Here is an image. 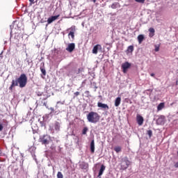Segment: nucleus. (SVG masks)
I'll return each instance as SVG.
<instances>
[{
  "label": "nucleus",
  "instance_id": "f257e3e1",
  "mask_svg": "<svg viewBox=\"0 0 178 178\" xmlns=\"http://www.w3.org/2000/svg\"><path fill=\"white\" fill-rule=\"evenodd\" d=\"M17 86H19L20 88H24V87L27 86V76L26 74H22L16 80H12L11 85L9 87L10 91L12 92L13 88L17 87Z\"/></svg>",
  "mask_w": 178,
  "mask_h": 178
},
{
  "label": "nucleus",
  "instance_id": "f03ea898",
  "mask_svg": "<svg viewBox=\"0 0 178 178\" xmlns=\"http://www.w3.org/2000/svg\"><path fill=\"white\" fill-rule=\"evenodd\" d=\"M87 120L89 123H98L101 119V115L95 111H90L87 115Z\"/></svg>",
  "mask_w": 178,
  "mask_h": 178
},
{
  "label": "nucleus",
  "instance_id": "7ed1b4c3",
  "mask_svg": "<svg viewBox=\"0 0 178 178\" xmlns=\"http://www.w3.org/2000/svg\"><path fill=\"white\" fill-rule=\"evenodd\" d=\"M130 163L131 162L129 161V158L124 157L122 159L121 163H120V166H121L120 170H126V169H127V168L130 166Z\"/></svg>",
  "mask_w": 178,
  "mask_h": 178
},
{
  "label": "nucleus",
  "instance_id": "20e7f679",
  "mask_svg": "<svg viewBox=\"0 0 178 178\" xmlns=\"http://www.w3.org/2000/svg\"><path fill=\"white\" fill-rule=\"evenodd\" d=\"M51 136L48 135H43L39 138V143H41L42 145H48Z\"/></svg>",
  "mask_w": 178,
  "mask_h": 178
},
{
  "label": "nucleus",
  "instance_id": "39448f33",
  "mask_svg": "<svg viewBox=\"0 0 178 178\" xmlns=\"http://www.w3.org/2000/svg\"><path fill=\"white\" fill-rule=\"evenodd\" d=\"M131 64L129 62H125L122 64L121 67L122 69L123 73H127V69H130Z\"/></svg>",
  "mask_w": 178,
  "mask_h": 178
},
{
  "label": "nucleus",
  "instance_id": "423d86ee",
  "mask_svg": "<svg viewBox=\"0 0 178 178\" xmlns=\"http://www.w3.org/2000/svg\"><path fill=\"white\" fill-rule=\"evenodd\" d=\"M136 122L138 126H143V124L144 123V118H143V116L138 114L136 115Z\"/></svg>",
  "mask_w": 178,
  "mask_h": 178
},
{
  "label": "nucleus",
  "instance_id": "0eeeda50",
  "mask_svg": "<svg viewBox=\"0 0 178 178\" xmlns=\"http://www.w3.org/2000/svg\"><path fill=\"white\" fill-rule=\"evenodd\" d=\"M75 48H76V44L74 43H70L68 44L67 47L66 48V51H67L68 52H73Z\"/></svg>",
  "mask_w": 178,
  "mask_h": 178
},
{
  "label": "nucleus",
  "instance_id": "6e6552de",
  "mask_svg": "<svg viewBox=\"0 0 178 178\" xmlns=\"http://www.w3.org/2000/svg\"><path fill=\"white\" fill-rule=\"evenodd\" d=\"M8 123L6 120H3L2 122H0V131H2L4 127H8Z\"/></svg>",
  "mask_w": 178,
  "mask_h": 178
},
{
  "label": "nucleus",
  "instance_id": "1a4fd4ad",
  "mask_svg": "<svg viewBox=\"0 0 178 178\" xmlns=\"http://www.w3.org/2000/svg\"><path fill=\"white\" fill-rule=\"evenodd\" d=\"M59 16H60V15H58L56 16H51V17H49L47 19L48 24H51V23H52L53 22H55V20H57V19H58V17H59Z\"/></svg>",
  "mask_w": 178,
  "mask_h": 178
},
{
  "label": "nucleus",
  "instance_id": "9d476101",
  "mask_svg": "<svg viewBox=\"0 0 178 178\" xmlns=\"http://www.w3.org/2000/svg\"><path fill=\"white\" fill-rule=\"evenodd\" d=\"M98 49H102V46H101V44H96L93 49H92V54H94L95 55H97V54H98Z\"/></svg>",
  "mask_w": 178,
  "mask_h": 178
},
{
  "label": "nucleus",
  "instance_id": "9b49d317",
  "mask_svg": "<svg viewBox=\"0 0 178 178\" xmlns=\"http://www.w3.org/2000/svg\"><path fill=\"white\" fill-rule=\"evenodd\" d=\"M98 108H102V109H106V111L109 110V106L108 104H102V102L97 103Z\"/></svg>",
  "mask_w": 178,
  "mask_h": 178
},
{
  "label": "nucleus",
  "instance_id": "f8f14e48",
  "mask_svg": "<svg viewBox=\"0 0 178 178\" xmlns=\"http://www.w3.org/2000/svg\"><path fill=\"white\" fill-rule=\"evenodd\" d=\"M79 168L80 169H82L83 170H86L87 169H88V163L83 161L79 164Z\"/></svg>",
  "mask_w": 178,
  "mask_h": 178
},
{
  "label": "nucleus",
  "instance_id": "ddd939ff",
  "mask_svg": "<svg viewBox=\"0 0 178 178\" xmlns=\"http://www.w3.org/2000/svg\"><path fill=\"white\" fill-rule=\"evenodd\" d=\"M71 31L69 33V37H72V40H74V31H76V26H72L70 28Z\"/></svg>",
  "mask_w": 178,
  "mask_h": 178
},
{
  "label": "nucleus",
  "instance_id": "4468645a",
  "mask_svg": "<svg viewBox=\"0 0 178 178\" xmlns=\"http://www.w3.org/2000/svg\"><path fill=\"white\" fill-rule=\"evenodd\" d=\"M106 168V167H105L104 164L101 165L97 177L101 178V175H104V172H105Z\"/></svg>",
  "mask_w": 178,
  "mask_h": 178
},
{
  "label": "nucleus",
  "instance_id": "2eb2a0df",
  "mask_svg": "<svg viewBox=\"0 0 178 178\" xmlns=\"http://www.w3.org/2000/svg\"><path fill=\"white\" fill-rule=\"evenodd\" d=\"M90 147L91 154H94V152H95V143L94 140L91 141Z\"/></svg>",
  "mask_w": 178,
  "mask_h": 178
},
{
  "label": "nucleus",
  "instance_id": "dca6fc26",
  "mask_svg": "<svg viewBox=\"0 0 178 178\" xmlns=\"http://www.w3.org/2000/svg\"><path fill=\"white\" fill-rule=\"evenodd\" d=\"M37 95L38 97H42L40 98V99H42V101H45V99H48V96L44 95V93L42 92H38Z\"/></svg>",
  "mask_w": 178,
  "mask_h": 178
},
{
  "label": "nucleus",
  "instance_id": "f3484780",
  "mask_svg": "<svg viewBox=\"0 0 178 178\" xmlns=\"http://www.w3.org/2000/svg\"><path fill=\"white\" fill-rule=\"evenodd\" d=\"M54 127L56 131H60V123H59V122H58V121L55 122Z\"/></svg>",
  "mask_w": 178,
  "mask_h": 178
},
{
  "label": "nucleus",
  "instance_id": "a211bd4d",
  "mask_svg": "<svg viewBox=\"0 0 178 178\" xmlns=\"http://www.w3.org/2000/svg\"><path fill=\"white\" fill-rule=\"evenodd\" d=\"M149 37H150V38H152V37L155 35V29L154 28H149Z\"/></svg>",
  "mask_w": 178,
  "mask_h": 178
},
{
  "label": "nucleus",
  "instance_id": "6ab92c4d",
  "mask_svg": "<svg viewBox=\"0 0 178 178\" xmlns=\"http://www.w3.org/2000/svg\"><path fill=\"white\" fill-rule=\"evenodd\" d=\"M133 51H134V46H129L127 49L126 50V54L129 55V54H132Z\"/></svg>",
  "mask_w": 178,
  "mask_h": 178
},
{
  "label": "nucleus",
  "instance_id": "aec40b11",
  "mask_svg": "<svg viewBox=\"0 0 178 178\" xmlns=\"http://www.w3.org/2000/svg\"><path fill=\"white\" fill-rule=\"evenodd\" d=\"M122 99L120 97H117L115 100V106H119L120 105V102Z\"/></svg>",
  "mask_w": 178,
  "mask_h": 178
},
{
  "label": "nucleus",
  "instance_id": "412c9836",
  "mask_svg": "<svg viewBox=\"0 0 178 178\" xmlns=\"http://www.w3.org/2000/svg\"><path fill=\"white\" fill-rule=\"evenodd\" d=\"M144 40H145L144 35H139L138 36V41L139 44H141L143 42V41H144Z\"/></svg>",
  "mask_w": 178,
  "mask_h": 178
},
{
  "label": "nucleus",
  "instance_id": "4be33fe9",
  "mask_svg": "<svg viewBox=\"0 0 178 178\" xmlns=\"http://www.w3.org/2000/svg\"><path fill=\"white\" fill-rule=\"evenodd\" d=\"M165 108V103H160L157 106V111H162Z\"/></svg>",
  "mask_w": 178,
  "mask_h": 178
},
{
  "label": "nucleus",
  "instance_id": "5701e85b",
  "mask_svg": "<svg viewBox=\"0 0 178 178\" xmlns=\"http://www.w3.org/2000/svg\"><path fill=\"white\" fill-rule=\"evenodd\" d=\"M114 151H115V152H117V154H118V152H122V147L120 146H117V147H114Z\"/></svg>",
  "mask_w": 178,
  "mask_h": 178
},
{
  "label": "nucleus",
  "instance_id": "b1692460",
  "mask_svg": "<svg viewBox=\"0 0 178 178\" xmlns=\"http://www.w3.org/2000/svg\"><path fill=\"white\" fill-rule=\"evenodd\" d=\"M118 5H119V3H114L111 5V8L112 9H116V8H118Z\"/></svg>",
  "mask_w": 178,
  "mask_h": 178
},
{
  "label": "nucleus",
  "instance_id": "393cba45",
  "mask_svg": "<svg viewBox=\"0 0 178 178\" xmlns=\"http://www.w3.org/2000/svg\"><path fill=\"white\" fill-rule=\"evenodd\" d=\"M40 70L43 74V76H47V71L43 67H40Z\"/></svg>",
  "mask_w": 178,
  "mask_h": 178
},
{
  "label": "nucleus",
  "instance_id": "a878e982",
  "mask_svg": "<svg viewBox=\"0 0 178 178\" xmlns=\"http://www.w3.org/2000/svg\"><path fill=\"white\" fill-rule=\"evenodd\" d=\"M87 131H88V128L84 127L83 131H82V134H87Z\"/></svg>",
  "mask_w": 178,
  "mask_h": 178
},
{
  "label": "nucleus",
  "instance_id": "bb28decb",
  "mask_svg": "<svg viewBox=\"0 0 178 178\" xmlns=\"http://www.w3.org/2000/svg\"><path fill=\"white\" fill-rule=\"evenodd\" d=\"M57 178H63V174H62L60 172H58Z\"/></svg>",
  "mask_w": 178,
  "mask_h": 178
},
{
  "label": "nucleus",
  "instance_id": "cd10ccee",
  "mask_svg": "<svg viewBox=\"0 0 178 178\" xmlns=\"http://www.w3.org/2000/svg\"><path fill=\"white\" fill-rule=\"evenodd\" d=\"M135 2H138V3H144L145 0H135Z\"/></svg>",
  "mask_w": 178,
  "mask_h": 178
},
{
  "label": "nucleus",
  "instance_id": "c85d7f7f",
  "mask_svg": "<svg viewBox=\"0 0 178 178\" xmlns=\"http://www.w3.org/2000/svg\"><path fill=\"white\" fill-rule=\"evenodd\" d=\"M147 134L149 136V137H152V130H149L147 131Z\"/></svg>",
  "mask_w": 178,
  "mask_h": 178
},
{
  "label": "nucleus",
  "instance_id": "c756f323",
  "mask_svg": "<svg viewBox=\"0 0 178 178\" xmlns=\"http://www.w3.org/2000/svg\"><path fill=\"white\" fill-rule=\"evenodd\" d=\"M51 111L50 115L54 113V112H55V109H54V108L51 107L49 108Z\"/></svg>",
  "mask_w": 178,
  "mask_h": 178
},
{
  "label": "nucleus",
  "instance_id": "7c9ffc66",
  "mask_svg": "<svg viewBox=\"0 0 178 178\" xmlns=\"http://www.w3.org/2000/svg\"><path fill=\"white\" fill-rule=\"evenodd\" d=\"M74 95H75V97H79V95H80V92H75Z\"/></svg>",
  "mask_w": 178,
  "mask_h": 178
},
{
  "label": "nucleus",
  "instance_id": "2f4dec72",
  "mask_svg": "<svg viewBox=\"0 0 178 178\" xmlns=\"http://www.w3.org/2000/svg\"><path fill=\"white\" fill-rule=\"evenodd\" d=\"M29 2L31 5H33V3H34V0H29Z\"/></svg>",
  "mask_w": 178,
  "mask_h": 178
},
{
  "label": "nucleus",
  "instance_id": "473e14b6",
  "mask_svg": "<svg viewBox=\"0 0 178 178\" xmlns=\"http://www.w3.org/2000/svg\"><path fill=\"white\" fill-rule=\"evenodd\" d=\"M43 105H44V106H46V108H48V106H47V102H44Z\"/></svg>",
  "mask_w": 178,
  "mask_h": 178
},
{
  "label": "nucleus",
  "instance_id": "72a5a7b5",
  "mask_svg": "<svg viewBox=\"0 0 178 178\" xmlns=\"http://www.w3.org/2000/svg\"><path fill=\"white\" fill-rule=\"evenodd\" d=\"M175 168H178V161L175 164Z\"/></svg>",
  "mask_w": 178,
  "mask_h": 178
},
{
  "label": "nucleus",
  "instance_id": "f704fd0d",
  "mask_svg": "<svg viewBox=\"0 0 178 178\" xmlns=\"http://www.w3.org/2000/svg\"><path fill=\"white\" fill-rule=\"evenodd\" d=\"M155 51L156 52H158V51H159V47H156Z\"/></svg>",
  "mask_w": 178,
  "mask_h": 178
},
{
  "label": "nucleus",
  "instance_id": "c9c22d12",
  "mask_svg": "<svg viewBox=\"0 0 178 178\" xmlns=\"http://www.w3.org/2000/svg\"><path fill=\"white\" fill-rule=\"evenodd\" d=\"M150 76H151L152 77H155V74L152 73V74H150Z\"/></svg>",
  "mask_w": 178,
  "mask_h": 178
},
{
  "label": "nucleus",
  "instance_id": "e433bc0d",
  "mask_svg": "<svg viewBox=\"0 0 178 178\" xmlns=\"http://www.w3.org/2000/svg\"><path fill=\"white\" fill-rule=\"evenodd\" d=\"M161 120H162V118H159V119L157 120V123H159V122H161Z\"/></svg>",
  "mask_w": 178,
  "mask_h": 178
},
{
  "label": "nucleus",
  "instance_id": "4c0bfd02",
  "mask_svg": "<svg viewBox=\"0 0 178 178\" xmlns=\"http://www.w3.org/2000/svg\"><path fill=\"white\" fill-rule=\"evenodd\" d=\"M85 92H86V94H90V91H88V90H86Z\"/></svg>",
  "mask_w": 178,
  "mask_h": 178
},
{
  "label": "nucleus",
  "instance_id": "58836bf2",
  "mask_svg": "<svg viewBox=\"0 0 178 178\" xmlns=\"http://www.w3.org/2000/svg\"><path fill=\"white\" fill-rule=\"evenodd\" d=\"M92 1L94 2V3H95L97 2V0H92Z\"/></svg>",
  "mask_w": 178,
  "mask_h": 178
},
{
  "label": "nucleus",
  "instance_id": "ea45409f",
  "mask_svg": "<svg viewBox=\"0 0 178 178\" xmlns=\"http://www.w3.org/2000/svg\"><path fill=\"white\" fill-rule=\"evenodd\" d=\"M79 73H80V69H79Z\"/></svg>",
  "mask_w": 178,
  "mask_h": 178
},
{
  "label": "nucleus",
  "instance_id": "a19ab883",
  "mask_svg": "<svg viewBox=\"0 0 178 178\" xmlns=\"http://www.w3.org/2000/svg\"><path fill=\"white\" fill-rule=\"evenodd\" d=\"M0 162H2V160L0 159Z\"/></svg>",
  "mask_w": 178,
  "mask_h": 178
},
{
  "label": "nucleus",
  "instance_id": "79ce46f5",
  "mask_svg": "<svg viewBox=\"0 0 178 178\" xmlns=\"http://www.w3.org/2000/svg\"><path fill=\"white\" fill-rule=\"evenodd\" d=\"M1 154L0 153V156H1Z\"/></svg>",
  "mask_w": 178,
  "mask_h": 178
},
{
  "label": "nucleus",
  "instance_id": "37998d69",
  "mask_svg": "<svg viewBox=\"0 0 178 178\" xmlns=\"http://www.w3.org/2000/svg\"><path fill=\"white\" fill-rule=\"evenodd\" d=\"M0 152H1V149H0Z\"/></svg>",
  "mask_w": 178,
  "mask_h": 178
}]
</instances>
